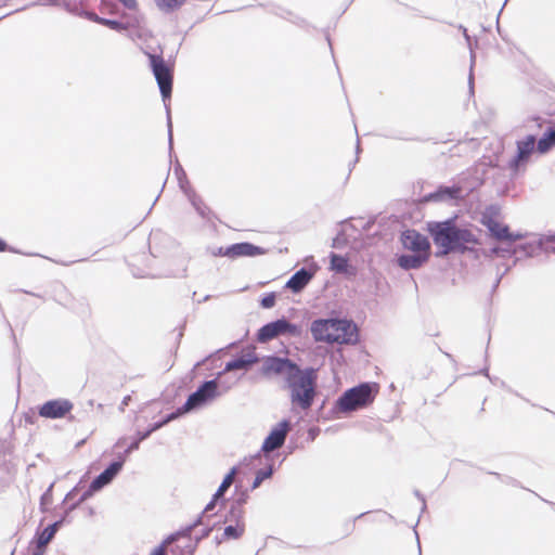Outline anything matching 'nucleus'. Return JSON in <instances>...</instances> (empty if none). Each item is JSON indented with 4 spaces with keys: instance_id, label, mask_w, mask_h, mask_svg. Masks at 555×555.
<instances>
[{
    "instance_id": "nucleus-1",
    "label": "nucleus",
    "mask_w": 555,
    "mask_h": 555,
    "mask_svg": "<svg viewBox=\"0 0 555 555\" xmlns=\"http://www.w3.org/2000/svg\"><path fill=\"white\" fill-rule=\"evenodd\" d=\"M261 374L284 376V389L289 392L293 411L306 412L312 408L319 393L317 369L301 367L289 358L271 354L262 358Z\"/></svg>"
},
{
    "instance_id": "nucleus-2",
    "label": "nucleus",
    "mask_w": 555,
    "mask_h": 555,
    "mask_svg": "<svg viewBox=\"0 0 555 555\" xmlns=\"http://www.w3.org/2000/svg\"><path fill=\"white\" fill-rule=\"evenodd\" d=\"M427 231L434 244L439 247L435 253L437 258H442L448 254H465L473 249L470 246L478 244L475 234L466 228L459 227L455 218L429 221Z\"/></svg>"
},
{
    "instance_id": "nucleus-3",
    "label": "nucleus",
    "mask_w": 555,
    "mask_h": 555,
    "mask_svg": "<svg viewBox=\"0 0 555 555\" xmlns=\"http://www.w3.org/2000/svg\"><path fill=\"white\" fill-rule=\"evenodd\" d=\"M149 59L150 68L155 77L162 99L166 107L167 131L169 151H172V120L170 107L167 101H170L173 86V67L163 57V51L159 54L144 51Z\"/></svg>"
},
{
    "instance_id": "nucleus-4",
    "label": "nucleus",
    "mask_w": 555,
    "mask_h": 555,
    "mask_svg": "<svg viewBox=\"0 0 555 555\" xmlns=\"http://www.w3.org/2000/svg\"><path fill=\"white\" fill-rule=\"evenodd\" d=\"M378 390L379 385L377 383H360L346 389L336 400L334 409L346 414L364 409L374 401Z\"/></svg>"
},
{
    "instance_id": "nucleus-5",
    "label": "nucleus",
    "mask_w": 555,
    "mask_h": 555,
    "mask_svg": "<svg viewBox=\"0 0 555 555\" xmlns=\"http://www.w3.org/2000/svg\"><path fill=\"white\" fill-rule=\"evenodd\" d=\"M219 379L220 377L217 376L216 378L204 380L195 391L189 395L185 402L177 408L180 415L183 416L210 404L231 388V386L223 387Z\"/></svg>"
},
{
    "instance_id": "nucleus-6",
    "label": "nucleus",
    "mask_w": 555,
    "mask_h": 555,
    "mask_svg": "<svg viewBox=\"0 0 555 555\" xmlns=\"http://www.w3.org/2000/svg\"><path fill=\"white\" fill-rule=\"evenodd\" d=\"M301 334V326L292 323L285 317L268 322L262 325L257 332V340L259 343H268L279 336L297 337Z\"/></svg>"
},
{
    "instance_id": "nucleus-7",
    "label": "nucleus",
    "mask_w": 555,
    "mask_h": 555,
    "mask_svg": "<svg viewBox=\"0 0 555 555\" xmlns=\"http://www.w3.org/2000/svg\"><path fill=\"white\" fill-rule=\"evenodd\" d=\"M292 429V422L288 418H283L274 425L264 438L261 449L266 459H269V453L273 452L284 446L288 431ZM260 460V456L257 459Z\"/></svg>"
},
{
    "instance_id": "nucleus-8",
    "label": "nucleus",
    "mask_w": 555,
    "mask_h": 555,
    "mask_svg": "<svg viewBox=\"0 0 555 555\" xmlns=\"http://www.w3.org/2000/svg\"><path fill=\"white\" fill-rule=\"evenodd\" d=\"M468 192L457 182L451 185L440 184L437 189L424 196L426 203H459L465 201Z\"/></svg>"
},
{
    "instance_id": "nucleus-9",
    "label": "nucleus",
    "mask_w": 555,
    "mask_h": 555,
    "mask_svg": "<svg viewBox=\"0 0 555 555\" xmlns=\"http://www.w3.org/2000/svg\"><path fill=\"white\" fill-rule=\"evenodd\" d=\"M334 337L339 345H357L360 340L359 328L356 322L347 318H334Z\"/></svg>"
},
{
    "instance_id": "nucleus-10",
    "label": "nucleus",
    "mask_w": 555,
    "mask_h": 555,
    "mask_svg": "<svg viewBox=\"0 0 555 555\" xmlns=\"http://www.w3.org/2000/svg\"><path fill=\"white\" fill-rule=\"evenodd\" d=\"M305 261H311L309 268L304 267L297 270L285 284V288L289 289L294 294L301 293L311 282V280L314 278L315 273L320 269L318 263L313 261L312 256H308L305 259Z\"/></svg>"
},
{
    "instance_id": "nucleus-11",
    "label": "nucleus",
    "mask_w": 555,
    "mask_h": 555,
    "mask_svg": "<svg viewBox=\"0 0 555 555\" xmlns=\"http://www.w3.org/2000/svg\"><path fill=\"white\" fill-rule=\"evenodd\" d=\"M74 408L73 402L66 398L51 399L38 406V415L48 420L66 417Z\"/></svg>"
},
{
    "instance_id": "nucleus-12",
    "label": "nucleus",
    "mask_w": 555,
    "mask_h": 555,
    "mask_svg": "<svg viewBox=\"0 0 555 555\" xmlns=\"http://www.w3.org/2000/svg\"><path fill=\"white\" fill-rule=\"evenodd\" d=\"M400 242L404 249L411 253L431 255V245L428 237L415 229H406L400 234Z\"/></svg>"
},
{
    "instance_id": "nucleus-13",
    "label": "nucleus",
    "mask_w": 555,
    "mask_h": 555,
    "mask_svg": "<svg viewBox=\"0 0 555 555\" xmlns=\"http://www.w3.org/2000/svg\"><path fill=\"white\" fill-rule=\"evenodd\" d=\"M120 17L122 21L103 17L101 25L117 33H121L130 28L140 29L143 23V15L139 12L138 8L133 11H130V13L122 12Z\"/></svg>"
},
{
    "instance_id": "nucleus-14",
    "label": "nucleus",
    "mask_w": 555,
    "mask_h": 555,
    "mask_svg": "<svg viewBox=\"0 0 555 555\" xmlns=\"http://www.w3.org/2000/svg\"><path fill=\"white\" fill-rule=\"evenodd\" d=\"M516 155L509 160L508 166L513 171H518L520 166L527 164L534 149L537 150V138L534 134H528L516 142Z\"/></svg>"
},
{
    "instance_id": "nucleus-15",
    "label": "nucleus",
    "mask_w": 555,
    "mask_h": 555,
    "mask_svg": "<svg viewBox=\"0 0 555 555\" xmlns=\"http://www.w3.org/2000/svg\"><path fill=\"white\" fill-rule=\"evenodd\" d=\"M260 358L253 350H243L237 353L234 358L228 361L224 365V369L218 372V377H221L227 372H232L235 370H242L244 372L249 371L254 364L258 363Z\"/></svg>"
},
{
    "instance_id": "nucleus-16",
    "label": "nucleus",
    "mask_w": 555,
    "mask_h": 555,
    "mask_svg": "<svg viewBox=\"0 0 555 555\" xmlns=\"http://www.w3.org/2000/svg\"><path fill=\"white\" fill-rule=\"evenodd\" d=\"M334 318L317 319L312 321L310 332L313 339L318 343L334 344L336 337H334Z\"/></svg>"
},
{
    "instance_id": "nucleus-17",
    "label": "nucleus",
    "mask_w": 555,
    "mask_h": 555,
    "mask_svg": "<svg viewBox=\"0 0 555 555\" xmlns=\"http://www.w3.org/2000/svg\"><path fill=\"white\" fill-rule=\"evenodd\" d=\"M259 457V453H256L253 456L244 457L238 465L233 466L230 472L223 477L220 486L217 491L214 493L215 496L221 500V507L225 506L227 500L224 499V494L228 489L233 483V476L238 472L240 466L248 467L250 466L256 459Z\"/></svg>"
},
{
    "instance_id": "nucleus-18",
    "label": "nucleus",
    "mask_w": 555,
    "mask_h": 555,
    "mask_svg": "<svg viewBox=\"0 0 555 555\" xmlns=\"http://www.w3.org/2000/svg\"><path fill=\"white\" fill-rule=\"evenodd\" d=\"M230 246V259H237L241 257H257L264 255L267 249L255 245L250 242H240L229 245Z\"/></svg>"
},
{
    "instance_id": "nucleus-19",
    "label": "nucleus",
    "mask_w": 555,
    "mask_h": 555,
    "mask_svg": "<svg viewBox=\"0 0 555 555\" xmlns=\"http://www.w3.org/2000/svg\"><path fill=\"white\" fill-rule=\"evenodd\" d=\"M124 466L121 461H112L103 472L95 476L91 481L93 487H99L102 490L104 487L113 482V480L119 475Z\"/></svg>"
},
{
    "instance_id": "nucleus-20",
    "label": "nucleus",
    "mask_w": 555,
    "mask_h": 555,
    "mask_svg": "<svg viewBox=\"0 0 555 555\" xmlns=\"http://www.w3.org/2000/svg\"><path fill=\"white\" fill-rule=\"evenodd\" d=\"M61 529V521H54L48 525L41 531L37 530L30 541V545L47 551V545L54 539L56 532Z\"/></svg>"
},
{
    "instance_id": "nucleus-21",
    "label": "nucleus",
    "mask_w": 555,
    "mask_h": 555,
    "mask_svg": "<svg viewBox=\"0 0 555 555\" xmlns=\"http://www.w3.org/2000/svg\"><path fill=\"white\" fill-rule=\"evenodd\" d=\"M429 258V254H401L397 256V263L403 270H416L427 263Z\"/></svg>"
},
{
    "instance_id": "nucleus-22",
    "label": "nucleus",
    "mask_w": 555,
    "mask_h": 555,
    "mask_svg": "<svg viewBox=\"0 0 555 555\" xmlns=\"http://www.w3.org/2000/svg\"><path fill=\"white\" fill-rule=\"evenodd\" d=\"M481 223L487 228L490 236L496 241L505 242L507 235L509 234V227L507 224H503L496 221L492 216H489L488 214L482 215Z\"/></svg>"
},
{
    "instance_id": "nucleus-23",
    "label": "nucleus",
    "mask_w": 555,
    "mask_h": 555,
    "mask_svg": "<svg viewBox=\"0 0 555 555\" xmlns=\"http://www.w3.org/2000/svg\"><path fill=\"white\" fill-rule=\"evenodd\" d=\"M330 269L336 273H341L347 276L356 275V268L350 264L346 256L331 253L330 254Z\"/></svg>"
},
{
    "instance_id": "nucleus-24",
    "label": "nucleus",
    "mask_w": 555,
    "mask_h": 555,
    "mask_svg": "<svg viewBox=\"0 0 555 555\" xmlns=\"http://www.w3.org/2000/svg\"><path fill=\"white\" fill-rule=\"evenodd\" d=\"M185 196L201 218L211 220V218L215 217L214 211L206 205L202 196L198 195L195 190H188V195Z\"/></svg>"
},
{
    "instance_id": "nucleus-25",
    "label": "nucleus",
    "mask_w": 555,
    "mask_h": 555,
    "mask_svg": "<svg viewBox=\"0 0 555 555\" xmlns=\"http://www.w3.org/2000/svg\"><path fill=\"white\" fill-rule=\"evenodd\" d=\"M182 417L179 413V411L176 409L175 411L168 413L165 415L162 420L150 424L144 430L138 431L139 434V440H146L150 438V436L163 428L164 426L168 425L170 422L176 421L178 418Z\"/></svg>"
},
{
    "instance_id": "nucleus-26",
    "label": "nucleus",
    "mask_w": 555,
    "mask_h": 555,
    "mask_svg": "<svg viewBox=\"0 0 555 555\" xmlns=\"http://www.w3.org/2000/svg\"><path fill=\"white\" fill-rule=\"evenodd\" d=\"M555 147V125L547 127L542 137L537 141V152L547 154Z\"/></svg>"
},
{
    "instance_id": "nucleus-27",
    "label": "nucleus",
    "mask_w": 555,
    "mask_h": 555,
    "mask_svg": "<svg viewBox=\"0 0 555 555\" xmlns=\"http://www.w3.org/2000/svg\"><path fill=\"white\" fill-rule=\"evenodd\" d=\"M538 249L555 254V232L540 234L537 240Z\"/></svg>"
},
{
    "instance_id": "nucleus-28",
    "label": "nucleus",
    "mask_w": 555,
    "mask_h": 555,
    "mask_svg": "<svg viewBox=\"0 0 555 555\" xmlns=\"http://www.w3.org/2000/svg\"><path fill=\"white\" fill-rule=\"evenodd\" d=\"M204 516H205V515L202 513L201 515H198V516L196 517V519H195L192 524L188 525L186 527H184L183 529H181V530H179V531H176V532H173V533H170V534L168 535V540H178V539H179V538H181V537H184V538H189V539H190V538H191V533H192V531H193L197 526H199V525H202V524H203V517H204Z\"/></svg>"
},
{
    "instance_id": "nucleus-29",
    "label": "nucleus",
    "mask_w": 555,
    "mask_h": 555,
    "mask_svg": "<svg viewBox=\"0 0 555 555\" xmlns=\"http://www.w3.org/2000/svg\"><path fill=\"white\" fill-rule=\"evenodd\" d=\"M460 28L463 30V35L465 37V40H466L467 46H468L469 51H470V69H469V76H468V88H469V93L474 94V74H473V67H474V64H475V61H476V55H475V53L473 51L472 38L468 35L467 29L465 27H463L462 25L460 26Z\"/></svg>"
},
{
    "instance_id": "nucleus-30",
    "label": "nucleus",
    "mask_w": 555,
    "mask_h": 555,
    "mask_svg": "<svg viewBox=\"0 0 555 555\" xmlns=\"http://www.w3.org/2000/svg\"><path fill=\"white\" fill-rule=\"evenodd\" d=\"M186 0H155L156 7L164 13H172L180 9Z\"/></svg>"
},
{
    "instance_id": "nucleus-31",
    "label": "nucleus",
    "mask_w": 555,
    "mask_h": 555,
    "mask_svg": "<svg viewBox=\"0 0 555 555\" xmlns=\"http://www.w3.org/2000/svg\"><path fill=\"white\" fill-rule=\"evenodd\" d=\"M274 474V465L270 464L266 468L259 469L254 478L251 489L255 490L268 478H271Z\"/></svg>"
},
{
    "instance_id": "nucleus-32",
    "label": "nucleus",
    "mask_w": 555,
    "mask_h": 555,
    "mask_svg": "<svg viewBox=\"0 0 555 555\" xmlns=\"http://www.w3.org/2000/svg\"><path fill=\"white\" fill-rule=\"evenodd\" d=\"M244 531H245L244 522H238L235 525L230 524V525L225 526V528L223 530V538L237 540L243 535Z\"/></svg>"
},
{
    "instance_id": "nucleus-33",
    "label": "nucleus",
    "mask_w": 555,
    "mask_h": 555,
    "mask_svg": "<svg viewBox=\"0 0 555 555\" xmlns=\"http://www.w3.org/2000/svg\"><path fill=\"white\" fill-rule=\"evenodd\" d=\"M175 173H176L177 179H178L179 188L183 192L184 195H188V190H194L190 185V182L188 180L186 173H185V171L183 170L182 166L179 163H177V165L175 167Z\"/></svg>"
},
{
    "instance_id": "nucleus-34",
    "label": "nucleus",
    "mask_w": 555,
    "mask_h": 555,
    "mask_svg": "<svg viewBox=\"0 0 555 555\" xmlns=\"http://www.w3.org/2000/svg\"><path fill=\"white\" fill-rule=\"evenodd\" d=\"M143 440H139V434L137 433L135 437L132 439L130 444L120 453L117 454L116 461H121L122 466L125 465L128 456L135 450L140 448V444Z\"/></svg>"
},
{
    "instance_id": "nucleus-35",
    "label": "nucleus",
    "mask_w": 555,
    "mask_h": 555,
    "mask_svg": "<svg viewBox=\"0 0 555 555\" xmlns=\"http://www.w3.org/2000/svg\"><path fill=\"white\" fill-rule=\"evenodd\" d=\"M244 509L234 505L232 502L230 509L224 516V522H243Z\"/></svg>"
},
{
    "instance_id": "nucleus-36",
    "label": "nucleus",
    "mask_w": 555,
    "mask_h": 555,
    "mask_svg": "<svg viewBox=\"0 0 555 555\" xmlns=\"http://www.w3.org/2000/svg\"><path fill=\"white\" fill-rule=\"evenodd\" d=\"M101 491L99 487H93V482L91 481L86 491L80 495V498L73 504L69 505V511H75L81 503L89 500L96 492Z\"/></svg>"
},
{
    "instance_id": "nucleus-37",
    "label": "nucleus",
    "mask_w": 555,
    "mask_h": 555,
    "mask_svg": "<svg viewBox=\"0 0 555 555\" xmlns=\"http://www.w3.org/2000/svg\"><path fill=\"white\" fill-rule=\"evenodd\" d=\"M99 10L102 14L120 15L122 13L119 5L113 0H101Z\"/></svg>"
},
{
    "instance_id": "nucleus-38",
    "label": "nucleus",
    "mask_w": 555,
    "mask_h": 555,
    "mask_svg": "<svg viewBox=\"0 0 555 555\" xmlns=\"http://www.w3.org/2000/svg\"><path fill=\"white\" fill-rule=\"evenodd\" d=\"M487 256H496L502 258H511L516 255V249L508 247L494 246L490 248Z\"/></svg>"
},
{
    "instance_id": "nucleus-39",
    "label": "nucleus",
    "mask_w": 555,
    "mask_h": 555,
    "mask_svg": "<svg viewBox=\"0 0 555 555\" xmlns=\"http://www.w3.org/2000/svg\"><path fill=\"white\" fill-rule=\"evenodd\" d=\"M514 249H516V254L518 251H521V253H524V255L526 257H533L535 254V250L538 249V246H537V242L535 243L527 242V243L518 245Z\"/></svg>"
},
{
    "instance_id": "nucleus-40",
    "label": "nucleus",
    "mask_w": 555,
    "mask_h": 555,
    "mask_svg": "<svg viewBox=\"0 0 555 555\" xmlns=\"http://www.w3.org/2000/svg\"><path fill=\"white\" fill-rule=\"evenodd\" d=\"M275 304H276V294L274 292L266 294L260 300V306L263 309H271L275 306Z\"/></svg>"
},
{
    "instance_id": "nucleus-41",
    "label": "nucleus",
    "mask_w": 555,
    "mask_h": 555,
    "mask_svg": "<svg viewBox=\"0 0 555 555\" xmlns=\"http://www.w3.org/2000/svg\"><path fill=\"white\" fill-rule=\"evenodd\" d=\"M76 15H79V16H82L91 22H94L96 24H100L101 25V21H102V16H99L96 13H94L93 11H85V10H79L77 8V13H75Z\"/></svg>"
},
{
    "instance_id": "nucleus-42",
    "label": "nucleus",
    "mask_w": 555,
    "mask_h": 555,
    "mask_svg": "<svg viewBox=\"0 0 555 555\" xmlns=\"http://www.w3.org/2000/svg\"><path fill=\"white\" fill-rule=\"evenodd\" d=\"M347 244V237L345 232L340 230L337 235L333 238L332 247L333 248H341Z\"/></svg>"
},
{
    "instance_id": "nucleus-43",
    "label": "nucleus",
    "mask_w": 555,
    "mask_h": 555,
    "mask_svg": "<svg viewBox=\"0 0 555 555\" xmlns=\"http://www.w3.org/2000/svg\"><path fill=\"white\" fill-rule=\"evenodd\" d=\"M177 540H168V537L159 544L157 545L151 553V555H167L166 554V545L172 542H176Z\"/></svg>"
},
{
    "instance_id": "nucleus-44",
    "label": "nucleus",
    "mask_w": 555,
    "mask_h": 555,
    "mask_svg": "<svg viewBox=\"0 0 555 555\" xmlns=\"http://www.w3.org/2000/svg\"><path fill=\"white\" fill-rule=\"evenodd\" d=\"M210 254L215 257H228L230 258V246L227 247H217L209 249Z\"/></svg>"
},
{
    "instance_id": "nucleus-45",
    "label": "nucleus",
    "mask_w": 555,
    "mask_h": 555,
    "mask_svg": "<svg viewBox=\"0 0 555 555\" xmlns=\"http://www.w3.org/2000/svg\"><path fill=\"white\" fill-rule=\"evenodd\" d=\"M221 504V500L217 496L212 495L211 500L207 503L204 511L202 512L204 515H207L208 513L212 512L217 504Z\"/></svg>"
},
{
    "instance_id": "nucleus-46",
    "label": "nucleus",
    "mask_w": 555,
    "mask_h": 555,
    "mask_svg": "<svg viewBox=\"0 0 555 555\" xmlns=\"http://www.w3.org/2000/svg\"><path fill=\"white\" fill-rule=\"evenodd\" d=\"M52 488L53 483L49 486V488L43 492V494L40 498V504H50L52 502Z\"/></svg>"
},
{
    "instance_id": "nucleus-47",
    "label": "nucleus",
    "mask_w": 555,
    "mask_h": 555,
    "mask_svg": "<svg viewBox=\"0 0 555 555\" xmlns=\"http://www.w3.org/2000/svg\"><path fill=\"white\" fill-rule=\"evenodd\" d=\"M524 237H525V234L521 232H511L509 231V234L507 235L505 243L511 245L516 241L522 240Z\"/></svg>"
},
{
    "instance_id": "nucleus-48",
    "label": "nucleus",
    "mask_w": 555,
    "mask_h": 555,
    "mask_svg": "<svg viewBox=\"0 0 555 555\" xmlns=\"http://www.w3.org/2000/svg\"><path fill=\"white\" fill-rule=\"evenodd\" d=\"M30 5H52L59 7L61 5V0H38L33 2Z\"/></svg>"
},
{
    "instance_id": "nucleus-49",
    "label": "nucleus",
    "mask_w": 555,
    "mask_h": 555,
    "mask_svg": "<svg viewBox=\"0 0 555 555\" xmlns=\"http://www.w3.org/2000/svg\"><path fill=\"white\" fill-rule=\"evenodd\" d=\"M248 494L246 491L242 492L241 495L233 501L234 505L243 508V505L247 502Z\"/></svg>"
},
{
    "instance_id": "nucleus-50",
    "label": "nucleus",
    "mask_w": 555,
    "mask_h": 555,
    "mask_svg": "<svg viewBox=\"0 0 555 555\" xmlns=\"http://www.w3.org/2000/svg\"><path fill=\"white\" fill-rule=\"evenodd\" d=\"M73 511H69V506H67L66 509L64 511L63 515L56 520V521H61V528L63 527L64 524L70 522L69 515Z\"/></svg>"
},
{
    "instance_id": "nucleus-51",
    "label": "nucleus",
    "mask_w": 555,
    "mask_h": 555,
    "mask_svg": "<svg viewBox=\"0 0 555 555\" xmlns=\"http://www.w3.org/2000/svg\"><path fill=\"white\" fill-rule=\"evenodd\" d=\"M308 439L310 441H314L317 437L320 435V428L319 427H310L308 429Z\"/></svg>"
},
{
    "instance_id": "nucleus-52",
    "label": "nucleus",
    "mask_w": 555,
    "mask_h": 555,
    "mask_svg": "<svg viewBox=\"0 0 555 555\" xmlns=\"http://www.w3.org/2000/svg\"><path fill=\"white\" fill-rule=\"evenodd\" d=\"M212 529H214V526L204 528L202 531V534L196 538V543H198L202 539L207 538L210 534V532L212 531Z\"/></svg>"
},
{
    "instance_id": "nucleus-53",
    "label": "nucleus",
    "mask_w": 555,
    "mask_h": 555,
    "mask_svg": "<svg viewBox=\"0 0 555 555\" xmlns=\"http://www.w3.org/2000/svg\"><path fill=\"white\" fill-rule=\"evenodd\" d=\"M414 495L422 502V512H425L427 507L425 496L418 490H414Z\"/></svg>"
},
{
    "instance_id": "nucleus-54",
    "label": "nucleus",
    "mask_w": 555,
    "mask_h": 555,
    "mask_svg": "<svg viewBox=\"0 0 555 555\" xmlns=\"http://www.w3.org/2000/svg\"><path fill=\"white\" fill-rule=\"evenodd\" d=\"M130 402H131V396L130 395L125 396L124 399L121 400L120 405H119V411L124 412L125 408L127 405H129Z\"/></svg>"
},
{
    "instance_id": "nucleus-55",
    "label": "nucleus",
    "mask_w": 555,
    "mask_h": 555,
    "mask_svg": "<svg viewBox=\"0 0 555 555\" xmlns=\"http://www.w3.org/2000/svg\"><path fill=\"white\" fill-rule=\"evenodd\" d=\"M509 270V268H506L505 271L501 274H499L492 285V292H495L496 288L499 287L500 283H501V280L503 278V275Z\"/></svg>"
},
{
    "instance_id": "nucleus-56",
    "label": "nucleus",
    "mask_w": 555,
    "mask_h": 555,
    "mask_svg": "<svg viewBox=\"0 0 555 555\" xmlns=\"http://www.w3.org/2000/svg\"><path fill=\"white\" fill-rule=\"evenodd\" d=\"M44 554H46V551L29 544V553H28V555H44Z\"/></svg>"
},
{
    "instance_id": "nucleus-57",
    "label": "nucleus",
    "mask_w": 555,
    "mask_h": 555,
    "mask_svg": "<svg viewBox=\"0 0 555 555\" xmlns=\"http://www.w3.org/2000/svg\"><path fill=\"white\" fill-rule=\"evenodd\" d=\"M197 544L198 543L195 542L194 544L189 543L188 545H185L188 555H193V553L195 552V550L197 547Z\"/></svg>"
},
{
    "instance_id": "nucleus-58",
    "label": "nucleus",
    "mask_w": 555,
    "mask_h": 555,
    "mask_svg": "<svg viewBox=\"0 0 555 555\" xmlns=\"http://www.w3.org/2000/svg\"><path fill=\"white\" fill-rule=\"evenodd\" d=\"M127 441L126 437H120L117 439V441L114 444V449L121 448Z\"/></svg>"
},
{
    "instance_id": "nucleus-59",
    "label": "nucleus",
    "mask_w": 555,
    "mask_h": 555,
    "mask_svg": "<svg viewBox=\"0 0 555 555\" xmlns=\"http://www.w3.org/2000/svg\"><path fill=\"white\" fill-rule=\"evenodd\" d=\"M8 243L0 237V253L9 250Z\"/></svg>"
},
{
    "instance_id": "nucleus-60",
    "label": "nucleus",
    "mask_w": 555,
    "mask_h": 555,
    "mask_svg": "<svg viewBox=\"0 0 555 555\" xmlns=\"http://www.w3.org/2000/svg\"><path fill=\"white\" fill-rule=\"evenodd\" d=\"M76 492V488H74L73 490H70L66 495H65V499H64V502L68 501V500H72L74 498V494Z\"/></svg>"
},
{
    "instance_id": "nucleus-61",
    "label": "nucleus",
    "mask_w": 555,
    "mask_h": 555,
    "mask_svg": "<svg viewBox=\"0 0 555 555\" xmlns=\"http://www.w3.org/2000/svg\"><path fill=\"white\" fill-rule=\"evenodd\" d=\"M506 483L508 485H512V486H517L518 481L512 477H507V479L505 480Z\"/></svg>"
},
{
    "instance_id": "nucleus-62",
    "label": "nucleus",
    "mask_w": 555,
    "mask_h": 555,
    "mask_svg": "<svg viewBox=\"0 0 555 555\" xmlns=\"http://www.w3.org/2000/svg\"><path fill=\"white\" fill-rule=\"evenodd\" d=\"M480 374H483L485 376H487V377L490 379V382H492V383H493V379H492V378L490 377V375H489V370H488V367H485V369L480 370Z\"/></svg>"
},
{
    "instance_id": "nucleus-63",
    "label": "nucleus",
    "mask_w": 555,
    "mask_h": 555,
    "mask_svg": "<svg viewBox=\"0 0 555 555\" xmlns=\"http://www.w3.org/2000/svg\"><path fill=\"white\" fill-rule=\"evenodd\" d=\"M223 540H225V538H223V534L221 537H219V535L215 537V542L217 545L221 544L223 542Z\"/></svg>"
},
{
    "instance_id": "nucleus-64",
    "label": "nucleus",
    "mask_w": 555,
    "mask_h": 555,
    "mask_svg": "<svg viewBox=\"0 0 555 555\" xmlns=\"http://www.w3.org/2000/svg\"><path fill=\"white\" fill-rule=\"evenodd\" d=\"M360 150H361V149H360V140L358 139V140H357V147H356V152H357V154H359Z\"/></svg>"
}]
</instances>
